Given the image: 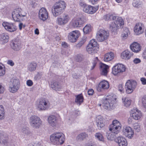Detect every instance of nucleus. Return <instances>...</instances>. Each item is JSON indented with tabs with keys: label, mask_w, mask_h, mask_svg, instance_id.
Instances as JSON below:
<instances>
[{
	"label": "nucleus",
	"mask_w": 146,
	"mask_h": 146,
	"mask_svg": "<svg viewBox=\"0 0 146 146\" xmlns=\"http://www.w3.org/2000/svg\"><path fill=\"white\" fill-rule=\"evenodd\" d=\"M133 6L136 8L141 7L143 5L142 2L139 0H134L132 3Z\"/></svg>",
	"instance_id": "e433bc0d"
},
{
	"label": "nucleus",
	"mask_w": 146,
	"mask_h": 146,
	"mask_svg": "<svg viewBox=\"0 0 146 146\" xmlns=\"http://www.w3.org/2000/svg\"><path fill=\"white\" fill-rule=\"evenodd\" d=\"M97 42L94 39H92L89 42L87 46H88V47H89V48H90V47H91V46H93L94 48H98V47L97 46Z\"/></svg>",
	"instance_id": "58836bf2"
},
{
	"label": "nucleus",
	"mask_w": 146,
	"mask_h": 146,
	"mask_svg": "<svg viewBox=\"0 0 146 146\" xmlns=\"http://www.w3.org/2000/svg\"><path fill=\"white\" fill-rule=\"evenodd\" d=\"M118 88L119 90L121 92H123V85L122 84H119L118 86Z\"/></svg>",
	"instance_id": "603ef678"
},
{
	"label": "nucleus",
	"mask_w": 146,
	"mask_h": 146,
	"mask_svg": "<svg viewBox=\"0 0 146 146\" xmlns=\"http://www.w3.org/2000/svg\"><path fill=\"white\" fill-rule=\"evenodd\" d=\"M126 68L123 64H117L114 66L112 69V73L116 75L118 73H122L125 70Z\"/></svg>",
	"instance_id": "f8f14e48"
},
{
	"label": "nucleus",
	"mask_w": 146,
	"mask_h": 146,
	"mask_svg": "<svg viewBox=\"0 0 146 146\" xmlns=\"http://www.w3.org/2000/svg\"><path fill=\"white\" fill-rule=\"evenodd\" d=\"M84 21L81 18L74 19L70 23V25L74 28L80 27L84 23Z\"/></svg>",
	"instance_id": "2eb2a0df"
},
{
	"label": "nucleus",
	"mask_w": 146,
	"mask_h": 146,
	"mask_svg": "<svg viewBox=\"0 0 146 146\" xmlns=\"http://www.w3.org/2000/svg\"><path fill=\"white\" fill-rule=\"evenodd\" d=\"M131 50L135 52H137L140 50L141 48L140 45L136 42H134L131 44L130 46Z\"/></svg>",
	"instance_id": "bb28decb"
},
{
	"label": "nucleus",
	"mask_w": 146,
	"mask_h": 146,
	"mask_svg": "<svg viewBox=\"0 0 146 146\" xmlns=\"http://www.w3.org/2000/svg\"><path fill=\"white\" fill-rule=\"evenodd\" d=\"M114 54L113 53L110 52L106 54L104 56V60L106 62L111 60L114 58Z\"/></svg>",
	"instance_id": "7c9ffc66"
},
{
	"label": "nucleus",
	"mask_w": 146,
	"mask_h": 146,
	"mask_svg": "<svg viewBox=\"0 0 146 146\" xmlns=\"http://www.w3.org/2000/svg\"><path fill=\"white\" fill-rule=\"evenodd\" d=\"M21 131L23 133L27 135L30 133L29 128L26 127H23L21 130Z\"/></svg>",
	"instance_id": "49530a36"
},
{
	"label": "nucleus",
	"mask_w": 146,
	"mask_h": 146,
	"mask_svg": "<svg viewBox=\"0 0 146 146\" xmlns=\"http://www.w3.org/2000/svg\"><path fill=\"white\" fill-rule=\"evenodd\" d=\"M116 142L118 143L119 146H127V145L126 139L121 136L117 137L116 140Z\"/></svg>",
	"instance_id": "b1692460"
},
{
	"label": "nucleus",
	"mask_w": 146,
	"mask_h": 146,
	"mask_svg": "<svg viewBox=\"0 0 146 146\" xmlns=\"http://www.w3.org/2000/svg\"><path fill=\"white\" fill-rule=\"evenodd\" d=\"M83 44H82V43L81 42H79L78 43L77 45H76V46L78 48H80V47L82 46V45H83Z\"/></svg>",
	"instance_id": "338daca9"
},
{
	"label": "nucleus",
	"mask_w": 146,
	"mask_h": 146,
	"mask_svg": "<svg viewBox=\"0 0 146 146\" xmlns=\"http://www.w3.org/2000/svg\"><path fill=\"white\" fill-rule=\"evenodd\" d=\"M50 87L53 89L60 88V86L58 82L54 80L50 84Z\"/></svg>",
	"instance_id": "72a5a7b5"
},
{
	"label": "nucleus",
	"mask_w": 146,
	"mask_h": 146,
	"mask_svg": "<svg viewBox=\"0 0 146 146\" xmlns=\"http://www.w3.org/2000/svg\"><path fill=\"white\" fill-rule=\"evenodd\" d=\"M91 30V27L90 25H86L83 29L84 33L86 34L88 33Z\"/></svg>",
	"instance_id": "37998d69"
},
{
	"label": "nucleus",
	"mask_w": 146,
	"mask_h": 146,
	"mask_svg": "<svg viewBox=\"0 0 146 146\" xmlns=\"http://www.w3.org/2000/svg\"><path fill=\"white\" fill-rule=\"evenodd\" d=\"M10 45L11 48L15 51H18L21 48V41L18 38L13 40Z\"/></svg>",
	"instance_id": "4468645a"
},
{
	"label": "nucleus",
	"mask_w": 146,
	"mask_h": 146,
	"mask_svg": "<svg viewBox=\"0 0 146 146\" xmlns=\"http://www.w3.org/2000/svg\"><path fill=\"white\" fill-rule=\"evenodd\" d=\"M142 115L140 111H138L137 110L136 111L132 113V117L135 120L139 119Z\"/></svg>",
	"instance_id": "473e14b6"
},
{
	"label": "nucleus",
	"mask_w": 146,
	"mask_h": 146,
	"mask_svg": "<svg viewBox=\"0 0 146 146\" xmlns=\"http://www.w3.org/2000/svg\"><path fill=\"white\" fill-rule=\"evenodd\" d=\"M94 93V91L92 89H90L88 91V93L89 95H92Z\"/></svg>",
	"instance_id": "864d4df0"
},
{
	"label": "nucleus",
	"mask_w": 146,
	"mask_h": 146,
	"mask_svg": "<svg viewBox=\"0 0 146 146\" xmlns=\"http://www.w3.org/2000/svg\"><path fill=\"white\" fill-rule=\"evenodd\" d=\"M0 41L1 44H4L8 42L9 37L8 35L5 33L0 34Z\"/></svg>",
	"instance_id": "a878e982"
},
{
	"label": "nucleus",
	"mask_w": 146,
	"mask_h": 146,
	"mask_svg": "<svg viewBox=\"0 0 146 146\" xmlns=\"http://www.w3.org/2000/svg\"><path fill=\"white\" fill-rule=\"evenodd\" d=\"M124 106L126 107H128L131 104V100L128 98H122Z\"/></svg>",
	"instance_id": "ea45409f"
},
{
	"label": "nucleus",
	"mask_w": 146,
	"mask_h": 146,
	"mask_svg": "<svg viewBox=\"0 0 146 146\" xmlns=\"http://www.w3.org/2000/svg\"><path fill=\"white\" fill-rule=\"evenodd\" d=\"M19 29L20 30H21L23 27V24L22 23H20L19 25Z\"/></svg>",
	"instance_id": "69168bd1"
},
{
	"label": "nucleus",
	"mask_w": 146,
	"mask_h": 146,
	"mask_svg": "<svg viewBox=\"0 0 146 146\" xmlns=\"http://www.w3.org/2000/svg\"><path fill=\"white\" fill-rule=\"evenodd\" d=\"M66 7L65 2L60 1L55 3L52 7V12L53 15L57 17L61 14L64 11Z\"/></svg>",
	"instance_id": "f03ea898"
},
{
	"label": "nucleus",
	"mask_w": 146,
	"mask_h": 146,
	"mask_svg": "<svg viewBox=\"0 0 146 146\" xmlns=\"http://www.w3.org/2000/svg\"><path fill=\"white\" fill-rule=\"evenodd\" d=\"M78 31H73L69 33L68 35V40L71 42H75L79 37Z\"/></svg>",
	"instance_id": "a211bd4d"
},
{
	"label": "nucleus",
	"mask_w": 146,
	"mask_h": 146,
	"mask_svg": "<svg viewBox=\"0 0 146 146\" xmlns=\"http://www.w3.org/2000/svg\"><path fill=\"white\" fill-rule=\"evenodd\" d=\"M144 25L141 23L136 24L134 28V31L137 35L142 34L144 31Z\"/></svg>",
	"instance_id": "412c9836"
},
{
	"label": "nucleus",
	"mask_w": 146,
	"mask_h": 146,
	"mask_svg": "<svg viewBox=\"0 0 146 146\" xmlns=\"http://www.w3.org/2000/svg\"><path fill=\"white\" fill-rule=\"evenodd\" d=\"M50 139L54 144H62L65 140L64 135L62 133H54L50 136Z\"/></svg>",
	"instance_id": "7ed1b4c3"
},
{
	"label": "nucleus",
	"mask_w": 146,
	"mask_h": 146,
	"mask_svg": "<svg viewBox=\"0 0 146 146\" xmlns=\"http://www.w3.org/2000/svg\"><path fill=\"white\" fill-rule=\"evenodd\" d=\"M87 137V135L85 133H81L77 137V139L79 140H82Z\"/></svg>",
	"instance_id": "a19ab883"
},
{
	"label": "nucleus",
	"mask_w": 146,
	"mask_h": 146,
	"mask_svg": "<svg viewBox=\"0 0 146 146\" xmlns=\"http://www.w3.org/2000/svg\"><path fill=\"white\" fill-rule=\"evenodd\" d=\"M33 82L31 80H28L27 82V85L29 86H32L33 85Z\"/></svg>",
	"instance_id": "5fc2aeb1"
},
{
	"label": "nucleus",
	"mask_w": 146,
	"mask_h": 146,
	"mask_svg": "<svg viewBox=\"0 0 146 146\" xmlns=\"http://www.w3.org/2000/svg\"><path fill=\"white\" fill-rule=\"evenodd\" d=\"M114 96H110L106 98L103 101V106L105 109L110 108L113 106L116 100Z\"/></svg>",
	"instance_id": "6e6552de"
},
{
	"label": "nucleus",
	"mask_w": 146,
	"mask_h": 146,
	"mask_svg": "<svg viewBox=\"0 0 146 146\" xmlns=\"http://www.w3.org/2000/svg\"><path fill=\"white\" fill-rule=\"evenodd\" d=\"M121 128V124L117 120H114L111 124L109 129L110 132H108L106 133V136L109 140L112 141L115 137V135L119 132V131Z\"/></svg>",
	"instance_id": "f257e3e1"
},
{
	"label": "nucleus",
	"mask_w": 146,
	"mask_h": 146,
	"mask_svg": "<svg viewBox=\"0 0 146 146\" xmlns=\"http://www.w3.org/2000/svg\"><path fill=\"white\" fill-rule=\"evenodd\" d=\"M96 121L98 129H100L105 125L104 120L101 116L99 115L96 117Z\"/></svg>",
	"instance_id": "4be33fe9"
},
{
	"label": "nucleus",
	"mask_w": 146,
	"mask_h": 146,
	"mask_svg": "<svg viewBox=\"0 0 146 146\" xmlns=\"http://www.w3.org/2000/svg\"><path fill=\"white\" fill-rule=\"evenodd\" d=\"M47 104L48 101L44 99H41L38 104V109L39 111L45 110L47 108Z\"/></svg>",
	"instance_id": "5701e85b"
},
{
	"label": "nucleus",
	"mask_w": 146,
	"mask_h": 146,
	"mask_svg": "<svg viewBox=\"0 0 146 146\" xmlns=\"http://www.w3.org/2000/svg\"><path fill=\"white\" fill-rule=\"evenodd\" d=\"M141 62L140 60L138 58H135L133 60V62L135 64H137L140 63Z\"/></svg>",
	"instance_id": "4d7b16f0"
},
{
	"label": "nucleus",
	"mask_w": 146,
	"mask_h": 146,
	"mask_svg": "<svg viewBox=\"0 0 146 146\" xmlns=\"http://www.w3.org/2000/svg\"><path fill=\"white\" fill-rule=\"evenodd\" d=\"M109 35L108 32L103 29H100L96 34V38L98 41L102 42L107 39Z\"/></svg>",
	"instance_id": "1a4fd4ad"
},
{
	"label": "nucleus",
	"mask_w": 146,
	"mask_h": 146,
	"mask_svg": "<svg viewBox=\"0 0 146 146\" xmlns=\"http://www.w3.org/2000/svg\"><path fill=\"white\" fill-rule=\"evenodd\" d=\"M98 48H94V49L87 50L88 53L92 55L95 54L97 52V51L98 49Z\"/></svg>",
	"instance_id": "c03bdc74"
},
{
	"label": "nucleus",
	"mask_w": 146,
	"mask_h": 146,
	"mask_svg": "<svg viewBox=\"0 0 146 146\" xmlns=\"http://www.w3.org/2000/svg\"><path fill=\"white\" fill-rule=\"evenodd\" d=\"M116 18L114 23H112L110 25V29L112 32H115L117 30L119 26L121 28H122V26L124 25V22L121 18L116 16Z\"/></svg>",
	"instance_id": "39448f33"
},
{
	"label": "nucleus",
	"mask_w": 146,
	"mask_h": 146,
	"mask_svg": "<svg viewBox=\"0 0 146 146\" xmlns=\"http://www.w3.org/2000/svg\"><path fill=\"white\" fill-rule=\"evenodd\" d=\"M70 19L68 15L64 14L62 16L58 17L56 23L59 25L64 26L68 22Z\"/></svg>",
	"instance_id": "ddd939ff"
},
{
	"label": "nucleus",
	"mask_w": 146,
	"mask_h": 146,
	"mask_svg": "<svg viewBox=\"0 0 146 146\" xmlns=\"http://www.w3.org/2000/svg\"><path fill=\"white\" fill-rule=\"evenodd\" d=\"M2 142L4 145H7L8 142V138L5 135V133L3 131H0V144Z\"/></svg>",
	"instance_id": "393cba45"
},
{
	"label": "nucleus",
	"mask_w": 146,
	"mask_h": 146,
	"mask_svg": "<svg viewBox=\"0 0 146 146\" xmlns=\"http://www.w3.org/2000/svg\"><path fill=\"white\" fill-rule=\"evenodd\" d=\"M7 64L12 66H14V62L12 60H8Z\"/></svg>",
	"instance_id": "bf43d9fd"
},
{
	"label": "nucleus",
	"mask_w": 146,
	"mask_h": 146,
	"mask_svg": "<svg viewBox=\"0 0 146 146\" xmlns=\"http://www.w3.org/2000/svg\"><path fill=\"white\" fill-rule=\"evenodd\" d=\"M129 31L127 28L125 27L123 28V31L121 34V36L123 40H125L126 38L128 36Z\"/></svg>",
	"instance_id": "c9c22d12"
},
{
	"label": "nucleus",
	"mask_w": 146,
	"mask_h": 146,
	"mask_svg": "<svg viewBox=\"0 0 146 146\" xmlns=\"http://www.w3.org/2000/svg\"><path fill=\"white\" fill-rule=\"evenodd\" d=\"M48 122L49 124L52 127L55 126L57 123L56 117L54 115L50 116L48 118Z\"/></svg>",
	"instance_id": "cd10ccee"
},
{
	"label": "nucleus",
	"mask_w": 146,
	"mask_h": 146,
	"mask_svg": "<svg viewBox=\"0 0 146 146\" xmlns=\"http://www.w3.org/2000/svg\"><path fill=\"white\" fill-rule=\"evenodd\" d=\"M137 84V82L135 81L128 80L125 84L126 93L128 94L132 93L136 88Z\"/></svg>",
	"instance_id": "0eeeda50"
},
{
	"label": "nucleus",
	"mask_w": 146,
	"mask_h": 146,
	"mask_svg": "<svg viewBox=\"0 0 146 146\" xmlns=\"http://www.w3.org/2000/svg\"><path fill=\"white\" fill-rule=\"evenodd\" d=\"M123 134L129 139L132 138L134 135V132L131 128L129 126H126L123 130Z\"/></svg>",
	"instance_id": "f3484780"
},
{
	"label": "nucleus",
	"mask_w": 146,
	"mask_h": 146,
	"mask_svg": "<svg viewBox=\"0 0 146 146\" xmlns=\"http://www.w3.org/2000/svg\"><path fill=\"white\" fill-rule=\"evenodd\" d=\"M132 55V53L127 50H125L121 54V58L126 60L129 59Z\"/></svg>",
	"instance_id": "c85d7f7f"
},
{
	"label": "nucleus",
	"mask_w": 146,
	"mask_h": 146,
	"mask_svg": "<svg viewBox=\"0 0 146 146\" xmlns=\"http://www.w3.org/2000/svg\"><path fill=\"white\" fill-rule=\"evenodd\" d=\"M19 82L18 79L12 78L10 81L9 91L12 93L16 92L19 88Z\"/></svg>",
	"instance_id": "9d476101"
},
{
	"label": "nucleus",
	"mask_w": 146,
	"mask_h": 146,
	"mask_svg": "<svg viewBox=\"0 0 146 146\" xmlns=\"http://www.w3.org/2000/svg\"><path fill=\"white\" fill-rule=\"evenodd\" d=\"M142 103L143 106L146 108V95L142 97Z\"/></svg>",
	"instance_id": "09e8293b"
},
{
	"label": "nucleus",
	"mask_w": 146,
	"mask_h": 146,
	"mask_svg": "<svg viewBox=\"0 0 146 146\" xmlns=\"http://www.w3.org/2000/svg\"><path fill=\"white\" fill-rule=\"evenodd\" d=\"M5 91V88L1 85L0 84V94L3 93Z\"/></svg>",
	"instance_id": "052dcab7"
},
{
	"label": "nucleus",
	"mask_w": 146,
	"mask_h": 146,
	"mask_svg": "<svg viewBox=\"0 0 146 146\" xmlns=\"http://www.w3.org/2000/svg\"><path fill=\"white\" fill-rule=\"evenodd\" d=\"M87 39V37L86 36H83L80 42L84 44L86 42Z\"/></svg>",
	"instance_id": "3c124183"
},
{
	"label": "nucleus",
	"mask_w": 146,
	"mask_h": 146,
	"mask_svg": "<svg viewBox=\"0 0 146 146\" xmlns=\"http://www.w3.org/2000/svg\"><path fill=\"white\" fill-rule=\"evenodd\" d=\"M84 98L82 94H80L76 96L75 102L77 104L80 105L83 102Z\"/></svg>",
	"instance_id": "2f4dec72"
},
{
	"label": "nucleus",
	"mask_w": 146,
	"mask_h": 146,
	"mask_svg": "<svg viewBox=\"0 0 146 146\" xmlns=\"http://www.w3.org/2000/svg\"><path fill=\"white\" fill-rule=\"evenodd\" d=\"M5 73V69L2 67L0 63V76H3Z\"/></svg>",
	"instance_id": "de8ad7c7"
},
{
	"label": "nucleus",
	"mask_w": 146,
	"mask_h": 146,
	"mask_svg": "<svg viewBox=\"0 0 146 146\" xmlns=\"http://www.w3.org/2000/svg\"><path fill=\"white\" fill-rule=\"evenodd\" d=\"M143 85L146 84V79L144 78H141L140 79Z\"/></svg>",
	"instance_id": "13d9d810"
},
{
	"label": "nucleus",
	"mask_w": 146,
	"mask_h": 146,
	"mask_svg": "<svg viewBox=\"0 0 146 146\" xmlns=\"http://www.w3.org/2000/svg\"><path fill=\"white\" fill-rule=\"evenodd\" d=\"M35 34L36 35H38L39 34L38 29L37 28L35 30Z\"/></svg>",
	"instance_id": "774afa93"
},
{
	"label": "nucleus",
	"mask_w": 146,
	"mask_h": 146,
	"mask_svg": "<svg viewBox=\"0 0 146 146\" xmlns=\"http://www.w3.org/2000/svg\"><path fill=\"white\" fill-rule=\"evenodd\" d=\"M83 56L82 55H78L76 57V60L78 62H80L83 60Z\"/></svg>",
	"instance_id": "8fccbe9b"
},
{
	"label": "nucleus",
	"mask_w": 146,
	"mask_h": 146,
	"mask_svg": "<svg viewBox=\"0 0 146 146\" xmlns=\"http://www.w3.org/2000/svg\"><path fill=\"white\" fill-rule=\"evenodd\" d=\"M133 127L134 129L135 130V131L137 132L140 131L141 128L140 125L139 123H135L133 124Z\"/></svg>",
	"instance_id": "a18cd8bd"
},
{
	"label": "nucleus",
	"mask_w": 146,
	"mask_h": 146,
	"mask_svg": "<svg viewBox=\"0 0 146 146\" xmlns=\"http://www.w3.org/2000/svg\"><path fill=\"white\" fill-rule=\"evenodd\" d=\"M80 5L83 7V9L84 12L88 14H93L96 12L98 9V6H96L95 7L83 3H81Z\"/></svg>",
	"instance_id": "9b49d317"
},
{
	"label": "nucleus",
	"mask_w": 146,
	"mask_h": 146,
	"mask_svg": "<svg viewBox=\"0 0 146 146\" xmlns=\"http://www.w3.org/2000/svg\"><path fill=\"white\" fill-rule=\"evenodd\" d=\"M109 87V84L108 82L105 80L101 81L99 84L97 88L98 91L100 92L102 90L107 89Z\"/></svg>",
	"instance_id": "6ab92c4d"
},
{
	"label": "nucleus",
	"mask_w": 146,
	"mask_h": 146,
	"mask_svg": "<svg viewBox=\"0 0 146 146\" xmlns=\"http://www.w3.org/2000/svg\"><path fill=\"white\" fill-rule=\"evenodd\" d=\"M4 110L3 106L1 105L0 106V119H4Z\"/></svg>",
	"instance_id": "79ce46f5"
},
{
	"label": "nucleus",
	"mask_w": 146,
	"mask_h": 146,
	"mask_svg": "<svg viewBox=\"0 0 146 146\" xmlns=\"http://www.w3.org/2000/svg\"><path fill=\"white\" fill-rule=\"evenodd\" d=\"M37 66V64L36 63L33 62L30 64L28 67V70L30 72L34 71Z\"/></svg>",
	"instance_id": "f704fd0d"
},
{
	"label": "nucleus",
	"mask_w": 146,
	"mask_h": 146,
	"mask_svg": "<svg viewBox=\"0 0 146 146\" xmlns=\"http://www.w3.org/2000/svg\"><path fill=\"white\" fill-rule=\"evenodd\" d=\"M39 17L41 20L44 21L48 18V13L45 8H41L39 10Z\"/></svg>",
	"instance_id": "aec40b11"
},
{
	"label": "nucleus",
	"mask_w": 146,
	"mask_h": 146,
	"mask_svg": "<svg viewBox=\"0 0 146 146\" xmlns=\"http://www.w3.org/2000/svg\"><path fill=\"white\" fill-rule=\"evenodd\" d=\"M108 68V65L102 63L100 66V70L101 72V74L105 76L107 75L108 72L107 70Z\"/></svg>",
	"instance_id": "c756f323"
},
{
	"label": "nucleus",
	"mask_w": 146,
	"mask_h": 146,
	"mask_svg": "<svg viewBox=\"0 0 146 146\" xmlns=\"http://www.w3.org/2000/svg\"><path fill=\"white\" fill-rule=\"evenodd\" d=\"M62 47L65 48H66L68 47V44L65 42H62Z\"/></svg>",
	"instance_id": "680f3d73"
},
{
	"label": "nucleus",
	"mask_w": 146,
	"mask_h": 146,
	"mask_svg": "<svg viewBox=\"0 0 146 146\" xmlns=\"http://www.w3.org/2000/svg\"><path fill=\"white\" fill-rule=\"evenodd\" d=\"M27 13L23 11H21L19 9H17L13 12L12 17L15 21L20 22L23 20V17H25Z\"/></svg>",
	"instance_id": "20e7f679"
},
{
	"label": "nucleus",
	"mask_w": 146,
	"mask_h": 146,
	"mask_svg": "<svg viewBox=\"0 0 146 146\" xmlns=\"http://www.w3.org/2000/svg\"><path fill=\"white\" fill-rule=\"evenodd\" d=\"M2 25L6 30L11 32H14L17 29L16 26L13 23L4 22Z\"/></svg>",
	"instance_id": "dca6fc26"
},
{
	"label": "nucleus",
	"mask_w": 146,
	"mask_h": 146,
	"mask_svg": "<svg viewBox=\"0 0 146 146\" xmlns=\"http://www.w3.org/2000/svg\"><path fill=\"white\" fill-rule=\"evenodd\" d=\"M110 20H114L115 19L116 17V16H114L110 14Z\"/></svg>",
	"instance_id": "e2e57ef3"
},
{
	"label": "nucleus",
	"mask_w": 146,
	"mask_h": 146,
	"mask_svg": "<svg viewBox=\"0 0 146 146\" xmlns=\"http://www.w3.org/2000/svg\"><path fill=\"white\" fill-rule=\"evenodd\" d=\"M96 138L99 141L102 142H104V138L102 134L100 133H96L95 135Z\"/></svg>",
	"instance_id": "4c0bfd02"
},
{
	"label": "nucleus",
	"mask_w": 146,
	"mask_h": 146,
	"mask_svg": "<svg viewBox=\"0 0 146 146\" xmlns=\"http://www.w3.org/2000/svg\"><path fill=\"white\" fill-rule=\"evenodd\" d=\"M98 0H88V1L92 4H95L97 3Z\"/></svg>",
	"instance_id": "0e129e2a"
},
{
	"label": "nucleus",
	"mask_w": 146,
	"mask_h": 146,
	"mask_svg": "<svg viewBox=\"0 0 146 146\" xmlns=\"http://www.w3.org/2000/svg\"><path fill=\"white\" fill-rule=\"evenodd\" d=\"M110 14H109L106 15H105L104 16V19L106 20H110Z\"/></svg>",
	"instance_id": "6e6d98bb"
},
{
	"label": "nucleus",
	"mask_w": 146,
	"mask_h": 146,
	"mask_svg": "<svg viewBox=\"0 0 146 146\" xmlns=\"http://www.w3.org/2000/svg\"><path fill=\"white\" fill-rule=\"evenodd\" d=\"M29 121L31 126L33 128L38 129L42 124L40 119L36 115L31 116L30 118Z\"/></svg>",
	"instance_id": "423d86ee"
}]
</instances>
